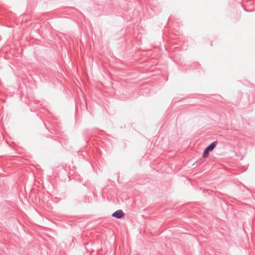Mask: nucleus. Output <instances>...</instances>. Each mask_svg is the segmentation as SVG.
Wrapping results in <instances>:
<instances>
[{"label": "nucleus", "instance_id": "f257e3e1", "mask_svg": "<svg viewBox=\"0 0 255 255\" xmlns=\"http://www.w3.org/2000/svg\"><path fill=\"white\" fill-rule=\"evenodd\" d=\"M124 212L121 210L117 211L116 212L114 213L112 215V216L114 217H115L117 219L121 218L122 217H123L124 216Z\"/></svg>", "mask_w": 255, "mask_h": 255}, {"label": "nucleus", "instance_id": "f03ea898", "mask_svg": "<svg viewBox=\"0 0 255 255\" xmlns=\"http://www.w3.org/2000/svg\"><path fill=\"white\" fill-rule=\"evenodd\" d=\"M217 145V142H213V143H212L209 146H208L206 148V149L208 151H212L214 148H215V147Z\"/></svg>", "mask_w": 255, "mask_h": 255}, {"label": "nucleus", "instance_id": "7ed1b4c3", "mask_svg": "<svg viewBox=\"0 0 255 255\" xmlns=\"http://www.w3.org/2000/svg\"><path fill=\"white\" fill-rule=\"evenodd\" d=\"M209 151H208L207 150H206L205 149L204 151L203 155V157L207 158L209 155Z\"/></svg>", "mask_w": 255, "mask_h": 255}]
</instances>
